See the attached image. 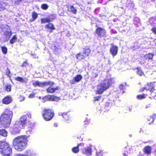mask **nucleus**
<instances>
[{
	"instance_id": "33",
	"label": "nucleus",
	"mask_w": 156,
	"mask_h": 156,
	"mask_svg": "<svg viewBox=\"0 0 156 156\" xmlns=\"http://www.w3.org/2000/svg\"><path fill=\"white\" fill-rule=\"evenodd\" d=\"M11 86L10 85H7L5 87V90L8 92L11 91Z\"/></svg>"
},
{
	"instance_id": "4",
	"label": "nucleus",
	"mask_w": 156,
	"mask_h": 156,
	"mask_svg": "<svg viewBox=\"0 0 156 156\" xmlns=\"http://www.w3.org/2000/svg\"><path fill=\"white\" fill-rule=\"evenodd\" d=\"M114 82L112 78L105 79L102 83L98 85L97 87V93L101 94L107 89L111 84Z\"/></svg>"
},
{
	"instance_id": "3",
	"label": "nucleus",
	"mask_w": 156,
	"mask_h": 156,
	"mask_svg": "<svg viewBox=\"0 0 156 156\" xmlns=\"http://www.w3.org/2000/svg\"><path fill=\"white\" fill-rule=\"evenodd\" d=\"M54 84V83L49 81L47 82H41L38 81H36L34 82L33 83V85L34 86H38L40 87H44L48 85H50V86L46 90L48 93H53L58 89V87H57L55 88L52 87V86Z\"/></svg>"
},
{
	"instance_id": "15",
	"label": "nucleus",
	"mask_w": 156,
	"mask_h": 156,
	"mask_svg": "<svg viewBox=\"0 0 156 156\" xmlns=\"http://www.w3.org/2000/svg\"><path fill=\"white\" fill-rule=\"evenodd\" d=\"M27 118L26 116L24 115L21 117L18 124L20 125L22 127H23L26 123Z\"/></svg>"
},
{
	"instance_id": "36",
	"label": "nucleus",
	"mask_w": 156,
	"mask_h": 156,
	"mask_svg": "<svg viewBox=\"0 0 156 156\" xmlns=\"http://www.w3.org/2000/svg\"><path fill=\"white\" fill-rule=\"evenodd\" d=\"M32 128L31 127H30L28 128V130L27 131L26 133L28 135H29L30 134L31 132L32 131Z\"/></svg>"
},
{
	"instance_id": "32",
	"label": "nucleus",
	"mask_w": 156,
	"mask_h": 156,
	"mask_svg": "<svg viewBox=\"0 0 156 156\" xmlns=\"http://www.w3.org/2000/svg\"><path fill=\"white\" fill-rule=\"evenodd\" d=\"M32 16L33 19V21H34L37 17V14L35 12H33L32 14Z\"/></svg>"
},
{
	"instance_id": "17",
	"label": "nucleus",
	"mask_w": 156,
	"mask_h": 156,
	"mask_svg": "<svg viewBox=\"0 0 156 156\" xmlns=\"http://www.w3.org/2000/svg\"><path fill=\"white\" fill-rule=\"evenodd\" d=\"M12 101V98L9 96H7L3 100V103L8 104L11 103Z\"/></svg>"
},
{
	"instance_id": "26",
	"label": "nucleus",
	"mask_w": 156,
	"mask_h": 156,
	"mask_svg": "<svg viewBox=\"0 0 156 156\" xmlns=\"http://www.w3.org/2000/svg\"><path fill=\"white\" fill-rule=\"evenodd\" d=\"M80 144H78L77 147H74L72 149V151L73 153H76L79 152V149L78 147Z\"/></svg>"
},
{
	"instance_id": "45",
	"label": "nucleus",
	"mask_w": 156,
	"mask_h": 156,
	"mask_svg": "<svg viewBox=\"0 0 156 156\" xmlns=\"http://www.w3.org/2000/svg\"><path fill=\"white\" fill-rule=\"evenodd\" d=\"M152 30L154 33L156 34V27L153 28L152 29Z\"/></svg>"
},
{
	"instance_id": "27",
	"label": "nucleus",
	"mask_w": 156,
	"mask_h": 156,
	"mask_svg": "<svg viewBox=\"0 0 156 156\" xmlns=\"http://www.w3.org/2000/svg\"><path fill=\"white\" fill-rule=\"evenodd\" d=\"M59 115H62L63 118H64V119L66 120H68L69 119V117L68 115H67V113H60Z\"/></svg>"
},
{
	"instance_id": "19",
	"label": "nucleus",
	"mask_w": 156,
	"mask_h": 156,
	"mask_svg": "<svg viewBox=\"0 0 156 156\" xmlns=\"http://www.w3.org/2000/svg\"><path fill=\"white\" fill-rule=\"evenodd\" d=\"M68 10L70 12H71L73 14H75L76 13V10L75 9L74 7L71 5L68 7Z\"/></svg>"
},
{
	"instance_id": "13",
	"label": "nucleus",
	"mask_w": 156,
	"mask_h": 156,
	"mask_svg": "<svg viewBox=\"0 0 156 156\" xmlns=\"http://www.w3.org/2000/svg\"><path fill=\"white\" fill-rule=\"evenodd\" d=\"M96 32L100 37H103L106 34L105 30L101 28H98L96 30Z\"/></svg>"
},
{
	"instance_id": "23",
	"label": "nucleus",
	"mask_w": 156,
	"mask_h": 156,
	"mask_svg": "<svg viewBox=\"0 0 156 156\" xmlns=\"http://www.w3.org/2000/svg\"><path fill=\"white\" fill-rule=\"evenodd\" d=\"M0 134L4 136H6L7 135V132L5 129L0 130Z\"/></svg>"
},
{
	"instance_id": "12",
	"label": "nucleus",
	"mask_w": 156,
	"mask_h": 156,
	"mask_svg": "<svg viewBox=\"0 0 156 156\" xmlns=\"http://www.w3.org/2000/svg\"><path fill=\"white\" fill-rule=\"evenodd\" d=\"M18 124L17 123L14 125L13 128L11 130L13 134L18 133L20 132L22 127L21 126H18Z\"/></svg>"
},
{
	"instance_id": "48",
	"label": "nucleus",
	"mask_w": 156,
	"mask_h": 156,
	"mask_svg": "<svg viewBox=\"0 0 156 156\" xmlns=\"http://www.w3.org/2000/svg\"><path fill=\"white\" fill-rule=\"evenodd\" d=\"M27 115H28V116L29 117V118H31V114L29 113V114H27Z\"/></svg>"
},
{
	"instance_id": "25",
	"label": "nucleus",
	"mask_w": 156,
	"mask_h": 156,
	"mask_svg": "<svg viewBox=\"0 0 156 156\" xmlns=\"http://www.w3.org/2000/svg\"><path fill=\"white\" fill-rule=\"evenodd\" d=\"M156 116V115L153 114L152 115L150 116L149 118L147 119L148 121H150L151 123L154 121L155 117Z\"/></svg>"
},
{
	"instance_id": "37",
	"label": "nucleus",
	"mask_w": 156,
	"mask_h": 156,
	"mask_svg": "<svg viewBox=\"0 0 156 156\" xmlns=\"http://www.w3.org/2000/svg\"><path fill=\"white\" fill-rule=\"evenodd\" d=\"M48 5L45 4L42 5L41 6L42 8L43 9H48Z\"/></svg>"
},
{
	"instance_id": "43",
	"label": "nucleus",
	"mask_w": 156,
	"mask_h": 156,
	"mask_svg": "<svg viewBox=\"0 0 156 156\" xmlns=\"http://www.w3.org/2000/svg\"><path fill=\"white\" fill-rule=\"evenodd\" d=\"M102 155L101 152V151L97 152L96 156H101Z\"/></svg>"
},
{
	"instance_id": "28",
	"label": "nucleus",
	"mask_w": 156,
	"mask_h": 156,
	"mask_svg": "<svg viewBox=\"0 0 156 156\" xmlns=\"http://www.w3.org/2000/svg\"><path fill=\"white\" fill-rule=\"evenodd\" d=\"M47 28L50 29L51 30H54L55 27L54 25L52 23H49L46 25Z\"/></svg>"
},
{
	"instance_id": "7",
	"label": "nucleus",
	"mask_w": 156,
	"mask_h": 156,
	"mask_svg": "<svg viewBox=\"0 0 156 156\" xmlns=\"http://www.w3.org/2000/svg\"><path fill=\"white\" fill-rule=\"evenodd\" d=\"M60 99L59 97H58L54 95H50L46 96L43 98V102H45L47 101H58Z\"/></svg>"
},
{
	"instance_id": "42",
	"label": "nucleus",
	"mask_w": 156,
	"mask_h": 156,
	"mask_svg": "<svg viewBox=\"0 0 156 156\" xmlns=\"http://www.w3.org/2000/svg\"><path fill=\"white\" fill-rule=\"evenodd\" d=\"M23 80L22 81V83H27V81L28 79L27 78H23Z\"/></svg>"
},
{
	"instance_id": "46",
	"label": "nucleus",
	"mask_w": 156,
	"mask_h": 156,
	"mask_svg": "<svg viewBox=\"0 0 156 156\" xmlns=\"http://www.w3.org/2000/svg\"><path fill=\"white\" fill-rule=\"evenodd\" d=\"M124 86L123 85H121L119 86V88L121 89H123L124 88Z\"/></svg>"
},
{
	"instance_id": "20",
	"label": "nucleus",
	"mask_w": 156,
	"mask_h": 156,
	"mask_svg": "<svg viewBox=\"0 0 156 156\" xmlns=\"http://www.w3.org/2000/svg\"><path fill=\"white\" fill-rule=\"evenodd\" d=\"M151 147L149 146H146L144 149V151L145 153L149 154L151 153Z\"/></svg>"
},
{
	"instance_id": "22",
	"label": "nucleus",
	"mask_w": 156,
	"mask_h": 156,
	"mask_svg": "<svg viewBox=\"0 0 156 156\" xmlns=\"http://www.w3.org/2000/svg\"><path fill=\"white\" fill-rule=\"evenodd\" d=\"M153 55L152 54L149 53L145 55L144 56V58L146 59H151L152 58Z\"/></svg>"
},
{
	"instance_id": "1",
	"label": "nucleus",
	"mask_w": 156,
	"mask_h": 156,
	"mask_svg": "<svg viewBox=\"0 0 156 156\" xmlns=\"http://www.w3.org/2000/svg\"><path fill=\"white\" fill-rule=\"evenodd\" d=\"M28 141V137L27 136H20L14 139L12 144L16 150L20 151L26 148Z\"/></svg>"
},
{
	"instance_id": "29",
	"label": "nucleus",
	"mask_w": 156,
	"mask_h": 156,
	"mask_svg": "<svg viewBox=\"0 0 156 156\" xmlns=\"http://www.w3.org/2000/svg\"><path fill=\"white\" fill-rule=\"evenodd\" d=\"M137 73L140 76H142L144 74L143 72L142 71L141 69L139 68H138L137 69Z\"/></svg>"
},
{
	"instance_id": "8",
	"label": "nucleus",
	"mask_w": 156,
	"mask_h": 156,
	"mask_svg": "<svg viewBox=\"0 0 156 156\" xmlns=\"http://www.w3.org/2000/svg\"><path fill=\"white\" fill-rule=\"evenodd\" d=\"M3 156H9L12 153V149L8 145V147L6 148L5 150L3 151V152L1 153Z\"/></svg>"
},
{
	"instance_id": "30",
	"label": "nucleus",
	"mask_w": 156,
	"mask_h": 156,
	"mask_svg": "<svg viewBox=\"0 0 156 156\" xmlns=\"http://www.w3.org/2000/svg\"><path fill=\"white\" fill-rule=\"evenodd\" d=\"M17 40V38L16 36H14L10 40V43L11 44H13L15 41H16Z\"/></svg>"
},
{
	"instance_id": "16",
	"label": "nucleus",
	"mask_w": 156,
	"mask_h": 156,
	"mask_svg": "<svg viewBox=\"0 0 156 156\" xmlns=\"http://www.w3.org/2000/svg\"><path fill=\"white\" fill-rule=\"evenodd\" d=\"M83 153L87 155H90L91 153V149L90 147L85 148L83 150Z\"/></svg>"
},
{
	"instance_id": "10",
	"label": "nucleus",
	"mask_w": 156,
	"mask_h": 156,
	"mask_svg": "<svg viewBox=\"0 0 156 156\" xmlns=\"http://www.w3.org/2000/svg\"><path fill=\"white\" fill-rule=\"evenodd\" d=\"M82 78V76L80 75H77L73 79L70 81V83L72 84H74L75 82H78L80 81Z\"/></svg>"
},
{
	"instance_id": "14",
	"label": "nucleus",
	"mask_w": 156,
	"mask_h": 156,
	"mask_svg": "<svg viewBox=\"0 0 156 156\" xmlns=\"http://www.w3.org/2000/svg\"><path fill=\"white\" fill-rule=\"evenodd\" d=\"M118 47L117 46L112 45L110 48V51L113 56L115 55L117 53L118 51Z\"/></svg>"
},
{
	"instance_id": "31",
	"label": "nucleus",
	"mask_w": 156,
	"mask_h": 156,
	"mask_svg": "<svg viewBox=\"0 0 156 156\" xmlns=\"http://www.w3.org/2000/svg\"><path fill=\"white\" fill-rule=\"evenodd\" d=\"M146 97V95L145 94L142 95H137V98L139 99H141L144 98Z\"/></svg>"
},
{
	"instance_id": "41",
	"label": "nucleus",
	"mask_w": 156,
	"mask_h": 156,
	"mask_svg": "<svg viewBox=\"0 0 156 156\" xmlns=\"http://www.w3.org/2000/svg\"><path fill=\"white\" fill-rule=\"evenodd\" d=\"M27 65V62H25L23 63L22 64V66L24 67L26 66Z\"/></svg>"
},
{
	"instance_id": "40",
	"label": "nucleus",
	"mask_w": 156,
	"mask_h": 156,
	"mask_svg": "<svg viewBox=\"0 0 156 156\" xmlns=\"http://www.w3.org/2000/svg\"><path fill=\"white\" fill-rule=\"evenodd\" d=\"M20 101H21L24 100L25 99L24 97L22 96H20L19 97Z\"/></svg>"
},
{
	"instance_id": "52",
	"label": "nucleus",
	"mask_w": 156,
	"mask_h": 156,
	"mask_svg": "<svg viewBox=\"0 0 156 156\" xmlns=\"http://www.w3.org/2000/svg\"><path fill=\"white\" fill-rule=\"evenodd\" d=\"M39 99H41V97H39Z\"/></svg>"
},
{
	"instance_id": "53",
	"label": "nucleus",
	"mask_w": 156,
	"mask_h": 156,
	"mask_svg": "<svg viewBox=\"0 0 156 156\" xmlns=\"http://www.w3.org/2000/svg\"><path fill=\"white\" fill-rule=\"evenodd\" d=\"M141 62H142V63H143L144 62H142V61H141Z\"/></svg>"
},
{
	"instance_id": "18",
	"label": "nucleus",
	"mask_w": 156,
	"mask_h": 156,
	"mask_svg": "<svg viewBox=\"0 0 156 156\" xmlns=\"http://www.w3.org/2000/svg\"><path fill=\"white\" fill-rule=\"evenodd\" d=\"M19 156H36V154L34 153H32L30 151H27L24 155L23 154H20Z\"/></svg>"
},
{
	"instance_id": "21",
	"label": "nucleus",
	"mask_w": 156,
	"mask_h": 156,
	"mask_svg": "<svg viewBox=\"0 0 156 156\" xmlns=\"http://www.w3.org/2000/svg\"><path fill=\"white\" fill-rule=\"evenodd\" d=\"M86 57L84 55L83 53H81L78 54L76 55V58H77L79 60H81L84 59Z\"/></svg>"
},
{
	"instance_id": "54",
	"label": "nucleus",
	"mask_w": 156,
	"mask_h": 156,
	"mask_svg": "<svg viewBox=\"0 0 156 156\" xmlns=\"http://www.w3.org/2000/svg\"><path fill=\"white\" fill-rule=\"evenodd\" d=\"M151 123L150 122H149V124H151Z\"/></svg>"
},
{
	"instance_id": "49",
	"label": "nucleus",
	"mask_w": 156,
	"mask_h": 156,
	"mask_svg": "<svg viewBox=\"0 0 156 156\" xmlns=\"http://www.w3.org/2000/svg\"><path fill=\"white\" fill-rule=\"evenodd\" d=\"M54 126H55V127H57V123H55L54 124Z\"/></svg>"
},
{
	"instance_id": "6",
	"label": "nucleus",
	"mask_w": 156,
	"mask_h": 156,
	"mask_svg": "<svg viewBox=\"0 0 156 156\" xmlns=\"http://www.w3.org/2000/svg\"><path fill=\"white\" fill-rule=\"evenodd\" d=\"M43 117L46 121L51 120L54 115V112L51 110L45 109L42 113Z\"/></svg>"
},
{
	"instance_id": "38",
	"label": "nucleus",
	"mask_w": 156,
	"mask_h": 156,
	"mask_svg": "<svg viewBox=\"0 0 156 156\" xmlns=\"http://www.w3.org/2000/svg\"><path fill=\"white\" fill-rule=\"evenodd\" d=\"M10 73V71L8 69H7L6 71V74L8 76H9V74Z\"/></svg>"
},
{
	"instance_id": "44",
	"label": "nucleus",
	"mask_w": 156,
	"mask_h": 156,
	"mask_svg": "<svg viewBox=\"0 0 156 156\" xmlns=\"http://www.w3.org/2000/svg\"><path fill=\"white\" fill-rule=\"evenodd\" d=\"M34 93H32L31 94H30L29 96V97L30 98H32L34 97Z\"/></svg>"
},
{
	"instance_id": "34",
	"label": "nucleus",
	"mask_w": 156,
	"mask_h": 156,
	"mask_svg": "<svg viewBox=\"0 0 156 156\" xmlns=\"http://www.w3.org/2000/svg\"><path fill=\"white\" fill-rule=\"evenodd\" d=\"M15 79L17 81L20 82H22L23 78L20 77H17L15 78Z\"/></svg>"
},
{
	"instance_id": "47",
	"label": "nucleus",
	"mask_w": 156,
	"mask_h": 156,
	"mask_svg": "<svg viewBox=\"0 0 156 156\" xmlns=\"http://www.w3.org/2000/svg\"><path fill=\"white\" fill-rule=\"evenodd\" d=\"M129 155V153L128 152H127L126 153H123V156H128Z\"/></svg>"
},
{
	"instance_id": "35",
	"label": "nucleus",
	"mask_w": 156,
	"mask_h": 156,
	"mask_svg": "<svg viewBox=\"0 0 156 156\" xmlns=\"http://www.w3.org/2000/svg\"><path fill=\"white\" fill-rule=\"evenodd\" d=\"M2 49L3 53L4 54H6L7 52V49L5 47H2Z\"/></svg>"
},
{
	"instance_id": "39",
	"label": "nucleus",
	"mask_w": 156,
	"mask_h": 156,
	"mask_svg": "<svg viewBox=\"0 0 156 156\" xmlns=\"http://www.w3.org/2000/svg\"><path fill=\"white\" fill-rule=\"evenodd\" d=\"M101 98V97L100 96L95 97L94 98V100L96 101H98L100 100Z\"/></svg>"
},
{
	"instance_id": "2",
	"label": "nucleus",
	"mask_w": 156,
	"mask_h": 156,
	"mask_svg": "<svg viewBox=\"0 0 156 156\" xmlns=\"http://www.w3.org/2000/svg\"><path fill=\"white\" fill-rule=\"evenodd\" d=\"M12 117V112L8 109H6L0 118V122L5 127H9Z\"/></svg>"
},
{
	"instance_id": "9",
	"label": "nucleus",
	"mask_w": 156,
	"mask_h": 156,
	"mask_svg": "<svg viewBox=\"0 0 156 156\" xmlns=\"http://www.w3.org/2000/svg\"><path fill=\"white\" fill-rule=\"evenodd\" d=\"M56 17V15L55 14H53L51 17H48L45 18H43L41 19V23H48L50 22H51L53 19Z\"/></svg>"
},
{
	"instance_id": "50",
	"label": "nucleus",
	"mask_w": 156,
	"mask_h": 156,
	"mask_svg": "<svg viewBox=\"0 0 156 156\" xmlns=\"http://www.w3.org/2000/svg\"><path fill=\"white\" fill-rule=\"evenodd\" d=\"M11 34H12V33H10V35H11Z\"/></svg>"
},
{
	"instance_id": "51",
	"label": "nucleus",
	"mask_w": 156,
	"mask_h": 156,
	"mask_svg": "<svg viewBox=\"0 0 156 156\" xmlns=\"http://www.w3.org/2000/svg\"><path fill=\"white\" fill-rule=\"evenodd\" d=\"M97 75H97V74H96V76H95V77H96V76H97Z\"/></svg>"
},
{
	"instance_id": "5",
	"label": "nucleus",
	"mask_w": 156,
	"mask_h": 156,
	"mask_svg": "<svg viewBox=\"0 0 156 156\" xmlns=\"http://www.w3.org/2000/svg\"><path fill=\"white\" fill-rule=\"evenodd\" d=\"M154 83H148L145 87L141 89L140 90L141 91H143L144 90H150L151 92V96L150 98H154L156 95V89H155V87L156 85Z\"/></svg>"
},
{
	"instance_id": "11",
	"label": "nucleus",
	"mask_w": 156,
	"mask_h": 156,
	"mask_svg": "<svg viewBox=\"0 0 156 156\" xmlns=\"http://www.w3.org/2000/svg\"><path fill=\"white\" fill-rule=\"evenodd\" d=\"M9 144L5 142L0 141V153L3 152L6 148L8 147Z\"/></svg>"
},
{
	"instance_id": "24",
	"label": "nucleus",
	"mask_w": 156,
	"mask_h": 156,
	"mask_svg": "<svg viewBox=\"0 0 156 156\" xmlns=\"http://www.w3.org/2000/svg\"><path fill=\"white\" fill-rule=\"evenodd\" d=\"M90 50L89 48H87L85 49L84 51V54L86 57L88 56L90 54Z\"/></svg>"
}]
</instances>
